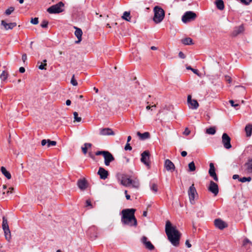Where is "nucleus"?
Instances as JSON below:
<instances>
[{
    "label": "nucleus",
    "mask_w": 252,
    "mask_h": 252,
    "mask_svg": "<svg viewBox=\"0 0 252 252\" xmlns=\"http://www.w3.org/2000/svg\"><path fill=\"white\" fill-rule=\"evenodd\" d=\"M225 79L226 81L228 82L229 83H230L231 82V79L229 76H226Z\"/></svg>",
    "instance_id": "obj_58"
},
{
    "label": "nucleus",
    "mask_w": 252,
    "mask_h": 252,
    "mask_svg": "<svg viewBox=\"0 0 252 252\" xmlns=\"http://www.w3.org/2000/svg\"><path fill=\"white\" fill-rule=\"evenodd\" d=\"M150 188H151V189L152 190L155 192H157L158 191V186L156 184L151 183Z\"/></svg>",
    "instance_id": "obj_38"
},
{
    "label": "nucleus",
    "mask_w": 252,
    "mask_h": 252,
    "mask_svg": "<svg viewBox=\"0 0 252 252\" xmlns=\"http://www.w3.org/2000/svg\"><path fill=\"white\" fill-rule=\"evenodd\" d=\"M14 10V8L13 7H10L7 9L5 10V14L6 15H9Z\"/></svg>",
    "instance_id": "obj_41"
},
{
    "label": "nucleus",
    "mask_w": 252,
    "mask_h": 252,
    "mask_svg": "<svg viewBox=\"0 0 252 252\" xmlns=\"http://www.w3.org/2000/svg\"><path fill=\"white\" fill-rule=\"evenodd\" d=\"M8 73L5 71H3L2 73L0 75V78L2 81H4L7 78Z\"/></svg>",
    "instance_id": "obj_36"
},
{
    "label": "nucleus",
    "mask_w": 252,
    "mask_h": 252,
    "mask_svg": "<svg viewBox=\"0 0 252 252\" xmlns=\"http://www.w3.org/2000/svg\"><path fill=\"white\" fill-rule=\"evenodd\" d=\"M2 229H5L9 228V226L8 224V221L6 218L5 217H3L2 218Z\"/></svg>",
    "instance_id": "obj_30"
},
{
    "label": "nucleus",
    "mask_w": 252,
    "mask_h": 252,
    "mask_svg": "<svg viewBox=\"0 0 252 252\" xmlns=\"http://www.w3.org/2000/svg\"><path fill=\"white\" fill-rule=\"evenodd\" d=\"M181 155H182V157H186L187 155V152H186V151H182L181 152Z\"/></svg>",
    "instance_id": "obj_60"
},
{
    "label": "nucleus",
    "mask_w": 252,
    "mask_h": 252,
    "mask_svg": "<svg viewBox=\"0 0 252 252\" xmlns=\"http://www.w3.org/2000/svg\"><path fill=\"white\" fill-rule=\"evenodd\" d=\"M70 83L74 86H76L78 85V83H77V81L76 80V79H75L74 75H73V76L71 78V81H70Z\"/></svg>",
    "instance_id": "obj_42"
},
{
    "label": "nucleus",
    "mask_w": 252,
    "mask_h": 252,
    "mask_svg": "<svg viewBox=\"0 0 252 252\" xmlns=\"http://www.w3.org/2000/svg\"><path fill=\"white\" fill-rule=\"evenodd\" d=\"M74 29H75L74 34L78 39V40L76 41L75 43H79L82 40V35L83 32H82L81 29L80 28L74 27Z\"/></svg>",
    "instance_id": "obj_16"
},
{
    "label": "nucleus",
    "mask_w": 252,
    "mask_h": 252,
    "mask_svg": "<svg viewBox=\"0 0 252 252\" xmlns=\"http://www.w3.org/2000/svg\"><path fill=\"white\" fill-rule=\"evenodd\" d=\"M251 180H252V178L250 177H244L240 178V179L239 180L241 182L244 183L247 181L250 182L251 181Z\"/></svg>",
    "instance_id": "obj_40"
},
{
    "label": "nucleus",
    "mask_w": 252,
    "mask_h": 252,
    "mask_svg": "<svg viewBox=\"0 0 252 252\" xmlns=\"http://www.w3.org/2000/svg\"><path fill=\"white\" fill-rule=\"evenodd\" d=\"M181 42L184 45H191L193 44L192 40L190 37H186L182 39Z\"/></svg>",
    "instance_id": "obj_28"
},
{
    "label": "nucleus",
    "mask_w": 252,
    "mask_h": 252,
    "mask_svg": "<svg viewBox=\"0 0 252 252\" xmlns=\"http://www.w3.org/2000/svg\"><path fill=\"white\" fill-rule=\"evenodd\" d=\"M209 166L210 169L209 170V174L210 176L212 177L215 181L218 182V178L215 172V168L214 164L213 163H210Z\"/></svg>",
    "instance_id": "obj_14"
},
{
    "label": "nucleus",
    "mask_w": 252,
    "mask_h": 252,
    "mask_svg": "<svg viewBox=\"0 0 252 252\" xmlns=\"http://www.w3.org/2000/svg\"><path fill=\"white\" fill-rule=\"evenodd\" d=\"M185 244L188 248H190L191 247V245L190 244L188 240H186Z\"/></svg>",
    "instance_id": "obj_54"
},
{
    "label": "nucleus",
    "mask_w": 252,
    "mask_h": 252,
    "mask_svg": "<svg viewBox=\"0 0 252 252\" xmlns=\"http://www.w3.org/2000/svg\"><path fill=\"white\" fill-rule=\"evenodd\" d=\"M164 166L167 170H174L175 165L169 159H166L165 161Z\"/></svg>",
    "instance_id": "obj_21"
},
{
    "label": "nucleus",
    "mask_w": 252,
    "mask_h": 252,
    "mask_svg": "<svg viewBox=\"0 0 252 252\" xmlns=\"http://www.w3.org/2000/svg\"><path fill=\"white\" fill-rule=\"evenodd\" d=\"M214 224L216 227L220 230L223 229L228 226L227 224L220 219H216L214 220Z\"/></svg>",
    "instance_id": "obj_11"
},
{
    "label": "nucleus",
    "mask_w": 252,
    "mask_h": 252,
    "mask_svg": "<svg viewBox=\"0 0 252 252\" xmlns=\"http://www.w3.org/2000/svg\"><path fill=\"white\" fill-rule=\"evenodd\" d=\"M187 102L189 107L190 109H196L199 106V104L197 101L195 99H192L191 96L190 95H189L188 96Z\"/></svg>",
    "instance_id": "obj_10"
},
{
    "label": "nucleus",
    "mask_w": 252,
    "mask_h": 252,
    "mask_svg": "<svg viewBox=\"0 0 252 252\" xmlns=\"http://www.w3.org/2000/svg\"><path fill=\"white\" fill-rule=\"evenodd\" d=\"M4 232L5 238L7 240L9 241L11 239V233L9 228L3 229Z\"/></svg>",
    "instance_id": "obj_29"
},
{
    "label": "nucleus",
    "mask_w": 252,
    "mask_h": 252,
    "mask_svg": "<svg viewBox=\"0 0 252 252\" xmlns=\"http://www.w3.org/2000/svg\"><path fill=\"white\" fill-rule=\"evenodd\" d=\"M243 245L244 247H247L249 245V248H250V246L252 245V243L248 238H245L243 241Z\"/></svg>",
    "instance_id": "obj_37"
},
{
    "label": "nucleus",
    "mask_w": 252,
    "mask_h": 252,
    "mask_svg": "<svg viewBox=\"0 0 252 252\" xmlns=\"http://www.w3.org/2000/svg\"><path fill=\"white\" fill-rule=\"evenodd\" d=\"M106 151H97L96 153H95V155L96 156H99V155H103V156H104V154L105 153Z\"/></svg>",
    "instance_id": "obj_48"
},
{
    "label": "nucleus",
    "mask_w": 252,
    "mask_h": 252,
    "mask_svg": "<svg viewBox=\"0 0 252 252\" xmlns=\"http://www.w3.org/2000/svg\"><path fill=\"white\" fill-rule=\"evenodd\" d=\"M99 134L103 136L114 135L115 133L110 128L99 129Z\"/></svg>",
    "instance_id": "obj_13"
},
{
    "label": "nucleus",
    "mask_w": 252,
    "mask_h": 252,
    "mask_svg": "<svg viewBox=\"0 0 252 252\" xmlns=\"http://www.w3.org/2000/svg\"><path fill=\"white\" fill-rule=\"evenodd\" d=\"M1 25H2L6 30H11L16 26L17 24L16 23H7L5 21L2 20L1 22Z\"/></svg>",
    "instance_id": "obj_18"
},
{
    "label": "nucleus",
    "mask_w": 252,
    "mask_h": 252,
    "mask_svg": "<svg viewBox=\"0 0 252 252\" xmlns=\"http://www.w3.org/2000/svg\"><path fill=\"white\" fill-rule=\"evenodd\" d=\"M47 65V63H41L38 66V68L40 70L46 69L45 66Z\"/></svg>",
    "instance_id": "obj_46"
},
{
    "label": "nucleus",
    "mask_w": 252,
    "mask_h": 252,
    "mask_svg": "<svg viewBox=\"0 0 252 252\" xmlns=\"http://www.w3.org/2000/svg\"><path fill=\"white\" fill-rule=\"evenodd\" d=\"M188 166H189V171L192 172V171H194L195 170L196 167H195V164L193 161L190 162Z\"/></svg>",
    "instance_id": "obj_35"
},
{
    "label": "nucleus",
    "mask_w": 252,
    "mask_h": 252,
    "mask_svg": "<svg viewBox=\"0 0 252 252\" xmlns=\"http://www.w3.org/2000/svg\"><path fill=\"white\" fill-rule=\"evenodd\" d=\"M95 229H96V228L94 226H92V227H90L87 231L88 234L90 235L91 237L93 238V239H95L97 237L96 235H91L92 232L93 231H94L95 230Z\"/></svg>",
    "instance_id": "obj_31"
},
{
    "label": "nucleus",
    "mask_w": 252,
    "mask_h": 252,
    "mask_svg": "<svg viewBox=\"0 0 252 252\" xmlns=\"http://www.w3.org/2000/svg\"><path fill=\"white\" fill-rule=\"evenodd\" d=\"M71 104V101L69 99H67L66 101V105L69 106Z\"/></svg>",
    "instance_id": "obj_63"
},
{
    "label": "nucleus",
    "mask_w": 252,
    "mask_h": 252,
    "mask_svg": "<svg viewBox=\"0 0 252 252\" xmlns=\"http://www.w3.org/2000/svg\"><path fill=\"white\" fill-rule=\"evenodd\" d=\"M86 206H91V207L92 206L91 202L89 200H87L86 201Z\"/></svg>",
    "instance_id": "obj_57"
},
{
    "label": "nucleus",
    "mask_w": 252,
    "mask_h": 252,
    "mask_svg": "<svg viewBox=\"0 0 252 252\" xmlns=\"http://www.w3.org/2000/svg\"><path fill=\"white\" fill-rule=\"evenodd\" d=\"M154 16L153 21L156 24L160 23L164 19L165 12L164 10L158 6H156L154 8Z\"/></svg>",
    "instance_id": "obj_3"
},
{
    "label": "nucleus",
    "mask_w": 252,
    "mask_h": 252,
    "mask_svg": "<svg viewBox=\"0 0 252 252\" xmlns=\"http://www.w3.org/2000/svg\"><path fill=\"white\" fill-rule=\"evenodd\" d=\"M132 147L130 146V144L128 143H127L125 146V150H131Z\"/></svg>",
    "instance_id": "obj_49"
},
{
    "label": "nucleus",
    "mask_w": 252,
    "mask_h": 252,
    "mask_svg": "<svg viewBox=\"0 0 252 252\" xmlns=\"http://www.w3.org/2000/svg\"><path fill=\"white\" fill-rule=\"evenodd\" d=\"M137 135L139 138L142 140L148 139L150 137V134L149 132H145L143 133H141L139 131H138Z\"/></svg>",
    "instance_id": "obj_24"
},
{
    "label": "nucleus",
    "mask_w": 252,
    "mask_h": 252,
    "mask_svg": "<svg viewBox=\"0 0 252 252\" xmlns=\"http://www.w3.org/2000/svg\"><path fill=\"white\" fill-rule=\"evenodd\" d=\"M48 22L46 20H44L41 24V27L43 28H46L48 26Z\"/></svg>",
    "instance_id": "obj_44"
},
{
    "label": "nucleus",
    "mask_w": 252,
    "mask_h": 252,
    "mask_svg": "<svg viewBox=\"0 0 252 252\" xmlns=\"http://www.w3.org/2000/svg\"><path fill=\"white\" fill-rule=\"evenodd\" d=\"M179 57L181 59H185L186 58V56L182 52H179Z\"/></svg>",
    "instance_id": "obj_52"
},
{
    "label": "nucleus",
    "mask_w": 252,
    "mask_h": 252,
    "mask_svg": "<svg viewBox=\"0 0 252 252\" xmlns=\"http://www.w3.org/2000/svg\"><path fill=\"white\" fill-rule=\"evenodd\" d=\"M165 232L171 244L174 246H178L179 244L180 234L175 227L172 226L169 221L166 223Z\"/></svg>",
    "instance_id": "obj_1"
},
{
    "label": "nucleus",
    "mask_w": 252,
    "mask_h": 252,
    "mask_svg": "<svg viewBox=\"0 0 252 252\" xmlns=\"http://www.w3.org/2000/svg\"><path fill=\"white\" fill-rule=\"evenodd\" d=\"M103 157L104 158V164L106 166H109L110 162L115 160V158L112 154L107 151H106Z\"/></svg>",
    "instance_id": "obj_9"
},
{
    "label": "nucleus",
    "mask_w": 252,
    "mask_h": 252,
    "mask_svg": "<svg viewBox=\"0 0 252 252\" xmlns=\"http://www.w3.org/2000/svg\"><path fill=\"white\" fill-rule=\"evenodd\" d=\"M135 209H126L122 211V222L125 225L130 226H136L137 225V220L134 216Z\"/></svg>",
    "instance_id": "obj_2"
},
{
    "label": "nucleus",
    "mask_w": 252,
    "mask_h": 252,
    "mask_svg": "<svg viewBox=\"0 0 252 252\" xmlns=\"http://www.w3.org/2000/svg\"><path fill=\"white\" fill-rule=\"evenodd\" d=\"M64 6V4L63 2L60 1L56 4L53 5L49 7L47 11L51 14L53 13H59L63 11V7Z\"/></svg>",
    "instance_id": "obj_4"
},
{
    "label": "nucleus",
    "mask_w": 252,
    "mask_h": 252,
    "mask_svg": "<svg viewBox=\"0 0 252 252\" xmlns=\"http://www.w3.org/2000/svg\"><path fill=\"white\" fill-rule=\"evenodd\" d=\"M145 246L146 249L150 251L153 250L155 248L154 245L151 243L150 241L146 242V244L145 245Z\"/></svg>",
    "instance_id": "obj_34"
},
{
    "label": "nucleus",
    "mask_w": 252,
    "mask_h": 252,
    "mask_svg": "<svg viewBox=\"0 0 252 252\" xmlns=\"http://www.w3.org/2000/svg\"><path fill=\"white\" fill-rule=\"evenodd\" d=\"M77 185L81 190H84L87 188V182L85 179H79L77 182Z\"/></svg>",
    "instance_id": "obj_23"
},
{
    "label": "nucleus",
    "mask_w": 252,
    "mask_h": 252,
    "mask_svg": "<svg viewBox=\"0 0 252 252\" xmlns=\"http://www.w3.org/2000/svg\"><path fill=\"white\" fill-rule=\"evenodd\" d=\"M215 4L217 7L220 10H222L224 9V2L222 0H217L215 1Z\"/></svg>",
    "instance_id": "obj_26"
},
{
    "label": "nucleus",
    "mask_w": 252,
    "mask_h": 252,
    "mask_svg": "<svg viewBox=\"0 0 252 252\" xmlns=\"http://www.w3.org/2000/svg\"><path fill=\"white\" fill-rule=\"evenodd\" d=\"M245 131L247 137H250L252 133V125L248 124L245 127Z\"/></svg>",
    "instance_id": "obj_25"
},
{
    "label": "nucleus",
    "mask_w": 252,
    "mask_h": 252,
    "mask_svg": "<svg viewBox=\"0 0 252 252\" xmlns=\"http://www.w3.org/2000/svg\"><path fill=\"white\" fill-rule=\"evenodd\" d=\"M0 171L2 172V173L8 179H10L11 177L10 173L6 170V168L2 166L0 168Z\"/></svg>",
    "instance_id": "obj_27"
},
{
    "label": "nucleus",
    "mask_w": 252,
    "mask_h": 252,
    "mask_svg": "<svg viewBox=\"0 0 252 252\" xmlns=\"http://www.w3.org/2000/svg\"><path fill=\"white\" fill-rule=\"evenodd\" d=\"M97 174L99 175L101 179L105 180L108 176V172L103 167H99Z\"/></svg>",
    "instance_id": "obj_15"
},
{
    "label": "nucleus",
    "mask_w": 252,
    "mask_h": 252,
    "mask_svg": "<svg viewBox=\"0 0 252 252\" xmlns=\"http://www.w3.org/2000/svg\"><path fill=\"white\" fill-rule=\"evenodd\" d=\"M229 102L232 107H235L236 109H238V108H237V107H238L239 105L238 104H234V101L233 100H230Z\"/></svg>",
    "instance_id": "obj_45"
},
{
    "label": "nucleus",
    "mask_w": 252,
    "mask_h": 252,
    "mask_svg": "<svg viewBox=\"0 0 252 252\" xmlns=\"http://www.w3.org/2000/svg\"><path fill=\"white\" fill-rule=\"evenodd\" d=\"M245 171L248 173H252V158L250 159L244 164Z\"/></svg>",
    "instance_id": "obj_19"
},
{
    "label": "nucleus",
    "mask_w": 252,
    "mask_h": 252,
    "mask_svg": "<svg viewBox=\"0 0 252 252\" xmlns=\"http://www.w3.org/2000/svg\"><path fill=\"white\" fill-rule=\"evenodd\" d=\"M73 116L75 121L77 122H80L81 121L82 119L81 117H78V114L77 112H74L73 113Z\"/></svg>",
    "instance_id": "obj_39"
},
{
    "label": "nucleus",
    "mask_w": 252,
    "mask_h": 252,
    "mask_svg": "<svg viewBox=\"0 0 252 252\" xmlns=\"http://www.w3.org/2000/svg\"><path fill=\"white\" fill-rule=\"evenodd\" d=\"M31 23H32L33 25H37L38 23V18H32L31 20Z\"/></svg>",
    "instance_id": "obj_43"
},
{
    "label": "nucleus",
    "mask_w": 252,
    "mask_h": 252,
    "mask_svg": "<svg viewBox=\"0 0 252 252\" xmlns=\"http://www.w3.org/2000/svg\"><path fill=\"white\" fill-rule=\"evenodd\" d=\"M150 153L148 151H145L141 154V161L147 166H150Z\"/></svg>",
    "instance_id": "obj_8"
},
{
    "label": "nucleus",
    "mask_w": 252,
    "mask_h": 252,
    "mask_svg": "<svg viewBox=\"0 0 252 252\" xmlns=\"http://www.w3.org/2000/svg\"><path fill=\"white\" fill-rule=\"evenodd\" d=\"M122 18L127 21H130V12L127 11H125L123 15L122 16Z\"/></svg>",
    "instance_id": "obj_32"
},
{
    "label": "nucleus",
    "mask_w": 252,
    "mask_h": 252,
    "mask_svg": "<svg viewBox=\"0 0 252 252\" xmlns=\"http://www.w3.org/2000/svg\"><path fill=\"white\" fill-rule=\"evenodd\" d=\"M41 145L44 146L47 144L48 148L51 146H55L57 144V142L55 141H51L50 139H43L41 142Z\"/></svg>",
    "instance_id": "obj_17"
},
{
    "label": "nucleus",
    "mask_w": 252,
    "mask_h": 252,
    "mask_svg": "<svg viewBox=\"0 0 252 252\" xmlns=\"http://www.w3.org/2000/svg\"><path fill=\"white\" fill-rule=\"evenodd\" d=\"M188 195L189 196V202L191 204L195 203V198L197 196V192L194 187V184H192L188 190Z\"/></svg>",
    "instance_id": "obj_5"
},
{
    "label": "nucleus",
    "mask_w": 252,
    "mask_h": 252,
    "mask_svg": "<svg viewBox=\"0 0 252 252\" xmlns=\"http://www.w3.org/2000/svg\"><path fill=\"white\" fill-rule=\"evenodd\" d=\"M84 146L87 147V148H91V146H92V144L91 143H85L84 144Z\"/></svg>",
    "instance_id": "obj_61"
},
{
    "label": "nucleus",
    "mask_w": 252,
    "mask_h": 252,
    "mask_svg": "<svg viewBox=\"0 0 252 252\" xmlns=\"http://www.w3.org/2000/svg\"><path fill=\"white\" fill-rule=\"evenodd\" d=\"M244 31V27L243 25H241L238 27H236L234 29L232 32L233 36H237L239 34H241Z\"/></svg>",
    "instance_id": "obj_20"
},
{
    "label": "nucleus",
    "mask_w": 252,
    "mask_h": 252,
    "mask_svg": "<svg viewBox=\"0 0 252 252\" xmlns=\"http://www.w3.org/2000/svg\"><path fill=\"white\" fill-rule=\"evenodd\" d=\"M239 177V175H237V174H235L233 176V179L235 180V179H238Z\"/></svg>",
    "instance_id": "obj_64"
},
{
    "label": "nucleus",
    "mask_w": 252,
    "mask_h": 252,
    "mask_svg": "<svg viewBox=\"0 0 252 252\" xmlns=\"http://www.w3.org/2000/svg\"><path fill=\"white\" fill-rule=\"evenodd\" d=\"M9 189H10V190H8L7 191V194H8L9 193H11L12 192V190L14 189L12 188H10Z\"/></svg>",
    "instance_id": "obj_62"
},
{
    "label": "nucleus",
    "mask_w": 252,
    "mask_h": 252,
    "mask_svg": "<svg viewBox=\"0 0 252 252\" xmlns=\"http://www.w3.org/2000/svg\"><path fill=\"white\" fill-rule=\"evenodd\" d=\"M131 185L133 187L135 188H137L139 186L138 183L134 181H133L132 184Z\"/></svg>",
    "instance_id": "obj_50"
},
{
    "label": "nucleus",
    "mask_w": 252,
    "mask_h": 252,
    "mask_svg": "<svg viewBox=\"0 0 252 252\" xmlns=\"http://www.w3.org/2000/svg\"><path fill=\"white\" fill-rule=\"evenodd\" d=\"M25 71V69L24 67H20L19 68V72L20 73H24Z\"/></svg>",
    "instance_id": "obj_56"
},
{
    "label": "nucleus",
    "mask_w": 252,
    "mask_h": 252,
    "mask_svg": "<svg viewBox=\"0 0 252 252\" xmlns=\"http://www.w3.org/2000/svg\"><path fill=\"white\" fill-rule=\"evenodd\" d=\"M22 59L24 62H25V61L27 59V57L26 54H24L22 55Z\"/></svg>",
    "instance_id": "obj_55"
},
{
    "label": "nucleus",
    "mask_w": 252,
    "mask_h": 252,
    "mask_svg": "<svg viewBox=\"0 0 252 252\" xmlns=\"http://www.w3.org/2000/svg\"><path fill=\"white\" fill-rule=\"evenodd\" d=\"M190 132V130L188 128H186L183 133L186 135H188L189 134Z\"/></svg>",
    "instance_id": "obj_51"
},
{
    "label": "nucleus",
    "mask_w": 252,
    "mask_h": 252,
    "mask_svg": "<svg viewBox=\"0 0 252 252\" xmlns=\"http://www.w3.org/2000/svg\"><path fill=\"white\" fill-rule=\"evenodd\" d=\"M82 152L84 154H86L87 152V147L84 146L82 147Z\"/></svg>",
    "instance_id": "obj_53"
},
{
    "label": "nucleus",
    "mask_w": 252,
    "mask_h": 252,
    "mask_svg": "<svg viewBox=\"0 0 252 252\" xmlns=\"http://www.w3.org/2000/svg\"><path fill=\"white\" fill-rule=\"evenodd\" d=\"M133 180L126 177H123L121 180V184L124 186H129L132 184Z\"/></svg>",
    "instance_id": "obj_22"
},
{
    "label": "nucleus",
    "mask_w": 252,
    "mask_h": 252,
    "mask_svg": "<svg viewBox=\"0 0 252 252\" xmlns=\"http://www.w3.org/2000/svg\"><path fill=\"white\" fill-rule=\"evenodd\" d=\"M196 17V14L192 11H187L185 13L182 17V21L185 23L189 22L194 20Z\"/></svg>",
    "instance_id": "obj_6"
},
{
    "label": "nucleus",
    "mask_w": 252,
    "mask_h": 252,
    "mask_svg": "<svg viewBox=\"0 0 252 252\" xmlns=\"http://www.w3.org/2000/svg\"><path fill=\"white\" fill-rule=\"evenodd\" d=\"M208 189L210 191L213 193L215 196H216L219 193V188L218 185L212 181L210 183V186Z\"/></svg>",
    "instance_id": "obj_12"
},
{
    "label": "nucleus",
    "mask_w": 252,
    "mask_h": 252,
    "mask_svg": "<svg viewBox=\"0 0 252 252\" xmlns=\"http://www.w3.org/2000/svg\"><path fill=\"white\" fill-rule=\"evenodd\" d=\"M231 138L226 133H223L222 135V143L224 147L226 149H229L231 148V145L230 143Z\"/></svg>",
    "instance_id": "obj_7"
},
{
    "label": "nucleus",
    "mask_w": 252,
    "mask_h": 252,
    "mask_svg": "<svg viewBox=\"0 0 252 252\" xmlns=\"http://www.w3.org/2000/svg\"><path fill=\"white\" fill-rule=\"evenodd\" d=\"M147 238L146 236H143L141 239V242L145 245L146 242H148L149 241L147 240Z\"/></svg>",
    "instance_id": "obj_47"
},
{
    "label": "nucleus",
    "mask_w": 252,
    "mask_h": 252,
    "mask_svg": "<svg viewBox=\"0 0 252 252\" xmlns=\"http://www.w3.org/2000/svg\"><path fill=\"white\" fill-rule=\"evenodd\" d=\"M191 70L192 71V72L193 73H194L195 74L199 75V74H198V70L197 69H191Z\"/></svg>",
    "instance_id": "obj_59"
},
{
    "label": "nucleus",
    "mask_w": 252,
    "mask_h": 252,
    "mask_svg": "<svg viewBox=\"0 0 252 252\" xmlns=\"http://www.w3.org/2000/svg\"><path fill=\"white\" fill-rule=\"evenodd\" d=\"M216 132V128L215 127H210L206 129V132L207 134L213 135L215 134Z\"/></svg>",
    "instance_id": "obj_33"
}]
</instances>
